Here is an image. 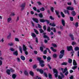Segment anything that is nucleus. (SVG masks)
Masks as SVG:
<instances>
[{
  "label": "nucleus",
  "instance_id": "nucleus-24",
  "mask_svg": "<svg viewBox=\"0 0 79 79\" xmlns=\"http://www.w3.org/2000/svg\"><path fill=\"white\" fill-rule=\"evenodd\" d=\"M39 17H40V18H42L43 17V15H42V13H40L38 15Z\"/></svg>",
  "mask_w": 79,
  "mask_h": 79
},
{
  "label": "nucleus",
  "instance_id": "nucleus-16",
  "mask_svg": "<svg viewBox=\"0 0 79 79\" xmlns=\"http://www.w3.org/2000/svg\"><path fill=\"white\" fill-rule=\"evenodd\" d=\"M62 24L63 26H65V22L63 19H62L61 20Z\"/></svg>",
  "mask_w": 79,
  "mask_h": 79
},
{
  "label": "nucleus",
  "instance_id": "nucleus-12",
  "mask_svg": "<svg viewBox=\"0 0 79 79\" xmlns=\"http://www.w3.org/2000/svg\"><path fill=\"white\" fill-rule=\"evenodd\" d=\"M64 13H65L66 14V13H67V14L69 15V13L68 10H64Z\"/></svg>",
  "mask_w": 79,
  "mask_h": 79
},
{
  "label": "nucleus",
  "instance_id": "nucleus-15",
  "mask_svg": "<svg viewBox=\"0 0 79 79\" xmlns=\"http://www.w3.org/2000/svg\"><path fill=\"white\" fill-rule=\"evenodd\" d=\"M51 57L50 56H48L47 57V61L48 62H50V60H51Z\"/></svg>",
  "mask_w": 79,
  "mask_h": 79
},
{
  "label": "nucleus",
  "instance_id": "nucleus-42",
  "mask_svg": "<svg viewBox=\"0 0 79 79\" xmlns=\"http://www.w3.org/2000/svg\"><path fill=\"white\" fill-rule=\"evenodd\" d=\"M51 10L52 13H53L54 12V8H53V7H52L51 8Z\"/></svg>",
  "mask_w": 79,
  "mask_h": 79
},
{
  "label": "nucleus",
  "instance_id": "nucleus-54",
  "mask_svg": "<svg viewBox=\"0 0 79 79\" xmlns=\"http://www.w3.org/2000/svg\"><path fill=\"white\" fill-rule=\"evenodd\" d=\"M55 12L57 15H59V11L55 10Z\"/></svg>",
  "mask_w": 79,
  "mask_h": 79
},
{
  "label": "nucleus",
  "instance_id": "nucleus-35",
  "mask_svg": "<svg viewBox=\"0 0 79 79\" xmlns=\"http://www.w3.org/2000/svg\"><path fill=\"white\" fill-rule=\"evenodd\" d=\"M34 30L36 34H39V32H38V31L37 30L34 29Z\"/></svg>",
  "mask_w": 79,
  "mask_h": 79
},
{
  "label": "nucleus",
  "instance_id": "nucleus-2",
  "mask_svg": "<svg viewBox=\"0 0 79 79\" xmlns=\"http://www.w3.org/2000/svg\"><path fill=\"white\" fill-rule=\"evenodd\" d=\"M60 54L59 55V58L60 59H61L63 57V56H64V50L62 49V50L60 52Z\"/></svg>",
  "mask_w": 79,
  "mask_h": 79
},
{
  "label": "nucleus",
  "instance_id": "nucleus-62",
  "mask_svg": "<svg viewBox=\"0 0 79 79\" xmlns=\"http://www.w3.org/2000/svg\"><path fill=\"white\" fill-rule=\"evenodd\" d=\"M43 29L44 31H45L46 30L47 28H46V26H43Z\"/></svg>",
  "mask_w": 79,
  "mask_h": 79
},
{
  "label": "nucleus",
  "instance_id": "nucleus-13",
  "mask_svg": "<svg viewBox=\"0 0 79 79\" xmlns=\"http://www.w3.org/2000/svg\"><path fill=\"white\" fill-rule=\"evenodd\" d=\"M13 55H15V56H18V51H16L13 52Z\"/></svg>",
  "mask_w": 79,
  "mask_h": 79
},
{
  "label": "nucleus",
  "instance_id": "nucleus-21",
  "mask_svg": "<svg viewBox=\"0 0 79 79\" xmlns=\"http://www.w3.org/2000/svg\"><path fill=\"white\" fill-rule=\"evenodd\" d=\"M73 64L74 66H76L77 65V63H76V60H73Z\"/></svg>",
  "mask_w": 79,
  "mask_h": 79
},
{
  "label": "nucleus",
  "instance_id": "nucleus-29",
  "mask_svg": "<svg viewBox=\"0 0 79 79\" xmlns=\"http://www.w3.org/2000/svg\"><path fill=\"white\" fill-rule=\"evenodd\" d=\"M47 31L48 32H51V30H50V27H48L47 29Z\"/></svg>",
  "mask_w": 79,
  "mask_h": 79
},
{
  "label": "nucleus",
  "instance_id": "nucleus-45",
  "mask_svg": "<svg viewBox=\"0 0 79 79\" xmlns=\"http://www.w3.org/2000/svg\"><path fill=\"white\" fill-rule=\"evenodd\" d=\"M11 37V33H9V35L7 36V39H9Z\"/></svg>",
  "mask_w": 79,
  "mask_h": 79
},
{
  "label": "nucleus",
  "instance_id": "nucleus-55",
  "mask_svg": "<svg viewBox=\"0 0 79 79\" xmlns=\"http://www.w3.org/2000/svg\"><path fill=\"white\" fill-rule=\"evenodd\" d=\"M38 26L39 28H40V29H41L42 28V26H41V25L39 24H38Z\"/></svg>",
  "mask_w": 79,
  "mask_h": 79
},
{
  "label": "nucleus",
  "instance_id": "nucleus-61",
  "mask_svg": "<svg viewBox=\"0 0 79 79\" xmlns=\"http://www.w3.org/2000/svg\"><path fill=\"white\" fill-rule=\"evenodd\" d=\"M33 10H34V11H37V8L35 7H34L33 8Z\"/></svg>",
  "mask_w": 79,
  "mask_h": 79
},
{
  "label": "nucleus",
  "instance_id": "nucleus-40",
  "mask_svg": "<svg viewBox=\"0 0 79 79\" xmlns=\"http://www.w3.org/2000/svg\"><path fill=\"white\" fill-rule=\"evenodd\" d=\"M79 48L78 47H76L75 48V51H77V50H79Z\"/></svg>",
  "mask_w": 79,
  "mask_h": 79
},
{
  "label": "nucleus",
  "instance_id": "nucleus-38",
  "mask_svg": "<svg viewBox=\"0 0 79 79\" xmlns=\"http://www.w3.org/2000/svg\"><path fill=\"white\" fill-rule=\"evenodd\" d=\"M30 75H31V76H34V73L31 71L30 72Z\"/></svg>",
  "mask_w": 79,
  "mask_h": 79
},
{
  "label": "nucleus",
  "instance_id": "nucleus-26",
  "mask_svg": "<svg viewBox=\"0 0 79 79\" xmlns=\"http://www.w3.org/2000/svg\"><path fill=\"white\" fill-rule=\"evenodd\" d=\"M60 28L61 31H63L64 30V28L62 25H60Z\"/></svg>",
  "mask_w": 79,
  "mask_h": 79
},
{
  "label": "nucleus",
  "instance_id": "nucleus-17",
  "mask_svg": "<svg viewBox=\"0 0 79 79\" xmlns=\"http://www.w3.org/2000/svg\"><path fill=\"white\" fill-rule=\"evenodd\" d=\"M31 35L32 37H33V38H34L36 37V35H35V34L34 33H31Z\"/></svg>",
  "mask_w": 79,
  "mask_h": 79
},
{
  "label": "nucleus",
  "instance_id": "nucleus-30",
  "mask_svg": "<svg viewBox=\"0 0 79 79\" xmlns=\"http://www.w3.org/2000/svg\"><path fill=\"white\" fill-rule=\"evenodd\" d=\"M6 73L8 75H10V70L9 69H7L6 71Z\"/></svg>",
  "mask_w": 79,
  "mask_h": 79
},
{
  "label": "nucleus",
  "instance_id": "nucleus-4",
  "mask_svg": "<svg viewBox=\"0 0 79 79\" xmlns=\"http://www.w3.org/2000/svg\"><path fill=\"white\" fill-rule=\"evenodd\" d=\"M53 71H54V73H56L55 74V77L56 78L58 77V71L56 69H53Z\"/></svg>",
  "mask_w": 79,
  "mask_h": 79
},
{
  "label": "nucleus",
  "instance_id": "nucleus-51",
  "mask_svg": "<svg viewBox=\"0 0 79 79\" xmlns=\"http://www.w3.org/2000/svg\"><path fill=\"white\" fill-rule=\"evenodd\" d=\"M24 52H25V54L26 55H28V54H29L28 53V52H27V50L25 51Z\"/></svg>",
  "mask_w": 79,
  "mask_h": 79
},
{
  "label": "nucleus",
  "instance_id": "nucleus-46",
  "mask_svg": "<svg viewBox=\"0 0 79 79\" xmlns=\"http://www.w3.org/2000/svg\"><path fill=\"white\" fill-rule=\"evenodd\" d=\"M40 49L41 52H43L44 51V48L42 47H40Z\"/></svg>",
  "mask_w": 79,
  "mask_h": 79
},
{
  "label": "nucleus",
  "instance_id": "nucleus-52",
  "mask_svg": "<svg viewBox=\"0 0 79 79\" xmlns=\"http://www.w3.org/2000/svg\"><path fill=\"white\" fill-rule=\"evenodd\" d=\"M48 77L50 79H52V75L50 73L48 74Z\"/></svg>",
  "mask_w": 79,
  "mask_h": 79
},
{
  "label": "nucleus",
  "instance_id": "nucleus-11",
  "mask_svg": "<svg viewBox=\"0 0 79 79\" xmlns=\"http://www.w3.org/2000/svg\"><path fill=\"white\" fill-rule=\"evenodd\" d=\"M23 50L24 52L27 50V48L26 47V46L24 44L23 45Z\"/></svg>",
  "mask_w": 79,
  "mask_h": 79
},
{
  "label": "nucleus",
  "instance_id": "nucleus-3",
  "mask_svg": "<svg viewBox=\"0 0 79 79\" xmlns=\"http://www.w3.org/2000/svg\"><path fill=\"white\" fill-rule=\"evenodd\" d=\"M67 48L68 51H71V50H72V52H71V53H74V52L73 51V47H72V46H67Z\"/></svg>",
  "mask_w": 79,
  "mask_h": 79
},
{
  "label": "nucleus",
  "instance_id": "nucleus-53",
  "mask_svg": "<svg viewBox=\"0 0 79 79\" xmlns=\"http://www.w3.org/2000/svg\"><path fill=\"white\" fill-rule=\"evenodd\" d=\"M37 60L39 61V62L41 61V60H41V58L40 57H37Z\"/></svg>",
  "mask_w": 79,
  "mask_h": 79
},
{
  "label": "nucleus",
  "instance_id": "nucleus-47",
  "mask_svg": "<svg viewBox=\"0 0 79 79\" xmlns=\"http://www.w3.org/2000/svg\"><path fill=\"white\" fill-rule=\"evenodd\" d=\"M24 74L25 75H28V73L26 71H25L24 72Z\"/></svg>",
  "mask_w": 79,
  "mask_h": 79
},
{
  "label": "nucleus",
  "instance_id": "nucleus-20",
  "mask_svg": "<svg viewBox=\"0 0 79 79\" xmlns=\"http://www.w3.org/2000/svg\"><path fill=\"white\" fill-rule=\"evenodd\" d=\"M12 19L11 17L8 18L7 19V23H10V21H11Z\"/></svg>",
  "mask_w": 79,
  "mask_h": 79
},
{
  "label": "nucleus",
  "instance_id": "nucleus-48",
  "mask_svg": "<svg viewBox=\"0 0 79 79\" xmlns=\"http://www.w3.org/2000/svg\"><path fill=\"white\" fill-rule=\"evenodd\" d=\"M46 50H48V52L49 53H51V51H50V49H49V48H46Z\"/></svg>",
  "mask_w": 79,
  "mask_h": 79
},
{
  "label": "nucleus",
  "instance_id": "nucleus-8",
  "mask_svg": "<svg viewBox=\"0 0 79 79\" xmlns=\"http://www.w3.org/2000/svg\"><path fill=\"white\" fill-rule=\"evenodd\" d=\"M67 10H71V11L74 10V8L71 6H69L67 7Z\"/></svg>",
  "mask_w": 79,
  "mask_h": 79
},
{
  "label": "nucleus",
  "instance_id": "nucleus-23",
  "mask_svg": "<svg viewBox=\"0 0 79 79\" xmlns=\"http://www.w3.org/2000/svg\"><path fill=\"white\" fill-rule=\"evenodd\" d=\"M50 48L51 49L52 51L54 52H56V50L53 49V47H51Z\"/></svg>",
  "mask_w": 79,
  "mask_h": 79
},
{
  "label": "nucleus",
  "instance_id": "nucleus-43",
  "mask_svg": "<svg viewBox=\"0 0 79 79\" xmlns=\"http://www.w3.org/2000/svg\"><path fill=\"white\" fill-rule=\"evenodd\" d=\"M70 19L71 21H73V20H74V19L73 17H70Z\"/></svg>",
  "mask_w": 79,
  "mask_h": 79
},
{
  "label": "nucleus",
  "instance_id": "nucleus-25",
  "mask_svg": "<svg viewBox=\"0 0 79 79\" xmlns=\"http://www.w3.org/2000/svg\"><path fill=\"white\" fill-rule=\"evenodd\" d=\"M40 23H44L45 21V20H44V19H41L40 20Z\"/></svg>",
  "mask_w": 79,
  "mask_h": 79
},
{
  "label": "nucleus",
  "instance_id": "nucleus-49",
  "mask_svg": "<svg viewBox=\"0 0 79 79\" xmlns=\"http://www.w3.org/2000/svg\"><path fill=\"white\" fill-rule=\"evenodd\" d=\"M47 50H44L43 52L44 54L45 55H46L47 54Z\"/></svg>",
  "mask_w": 79,
  "mask_h": 79
},
{
  "label": "nucleus",
  "instance_id": "nucleus-10",
  "mask_svg": "<svg viewBox=\"0 0 79 79\" xmlns=\"http://www.w3.org/2000/svg\"><path fill=\"white\" fill-rule=\"evenodd\" d=\"M43 37L44 39H47L48 40H49L50 38H49V37L47 35H44L43 36Z\"/></svg>",
  "mask_w": 79,
  "mask_h": 79
},
{
  "label": "nucleus",
  "instance_id": "nucleus-19",
  "mask_svg": "<svg viewBox=\"0 0 79 79\" xmlns=\"http://www.w3.org/2000/svg\"><path fill=\"white\" fill-rule=\"evenodd\" d=\"M69 36L70 37H71V38L72 40H74V37L73 36V35L70 34V35H69Z\"/></svg>",
  "mask_w": 79,
  "mask_h": 79
},
{
  "label": "nucleus",
  "instance_id": "nucleus-63",
  "mask_svg": "<svg viewBox=\"0 0 79 79\" xmlns=\"http://www.w3.org/2000/svg\"><path fill=\"white\" fill-rule=\"evenodd\" d=\"M37 68V65H35L33 66V68L34 69H35Z\"/></svg>",
  "mask_w": 79,
  "mask_h": 79
},
{
  "label": "nucleus",
  "instance_id": "nucleus-1",
  "mask_svg": "<svg viewBox=\"0 0 79 79\" xmlns=\"http://www.w3.org/2000/svg\"><path fill=\"white\" fill-rule=\"evenodd\" d=\"M60 69L61 71H63V73H64V75L65 76H67L68 74H69V72H68V69L67 68H65L63 70V68H61Z\"/></svg>",
  "mask_w": 79,
  "mask_h": 79
},
{
  "label": "nucleus",
  "instance_id": "nucleus-60",
  "mask_svg": "<svg viewBox=\"0 0 79 79\" xmlns=\"http://www.w3.org/2000/svg\"><path fill=\"white\" fill-rule=\"evenodd\" d=\"M37 3L39 5H42V3L40 2H37Z\"/></svg>",
  "mask_w": 79,
  "mask_h": 79
},
{
  "label": "nucleus",
  "instance_id": "nucleus-31",
  "mask_svg": "<svg viewBox=\"0 0 79 79\" xmlns=\"http://www.w3.org/2000/svg\"><path fill=\"white\" fill-rule=\"evenodd\" d=\"M67 64H68V63H67L66 62H63L61 63V65H67Z\"/></svg>",
  "mask_w": 79,
  "mask_h": 79
},
{
  "label": "nucleus",
  "instance_id": "nucleus-32",
  "mask_svg": "<svg viewBox=\"0 0 79 79\" xmlns=\"http://www.w3.org/2000/svg\"><path fill=\"white\" fill-rule=\"evenodd\" d=\"M39 31L40 32V33H41V34H42V33H44V31L42 29H40Z\"/></svg>",
  "mask_w": 79,
  "mask_h": 79
},
{
  "label": "nucleus",
  "instance_id": "nucleus-59",
  "mask_svg": "<svg viewBox=\"0 0 79 79\" xmlns=\"http://www.w3.org/2000/svg\"><path fill=\"white\" fill-rule=\"evenodd\" d=\"M52 45L54 47H57V46H56V45L55 44H52Z\"/></svg>",
  "mask_w": 79,
  "mask_h": 79
},
{
  "label": "nucleus",
  "instance_id": "nucleus-64",
  "mask_svg": "<svg viewBox=\"0 0 79 79\" xmlns=\"http://www.w3.org/2000/svg\"><path fill=\"white\" fill-rule=\"evenodd\" d=\"M78 22H76V23H75V26L76 27H78Z\"/></svg>",
  "mask_w": 79,
  "mask_h": 79
},
{
  "label": "nucleus",
  "instance_id": "nucleus-22",
  "mask_svg": "<svg viewBox=\"0 0 79 79\" xmlns=\"http://www.w3.org/2000/svg\"><path fill=\"white\" fill-rule=\"evenodd\" d=\"M72 60L71 59L69 58L68 59V62L69 63H70V64L72 63Z\"/></svg>",
  "mask_w": 79,
  "mask_h": 79
},
{
  "label": "nucleus",
  "instance_id": "nucleus-5",
  "mask_svg": "<svg viewBox=\"0 0 79 79\" xmlns=\"http://www.w3.org/2000/svg\"><path fill=\"white\" fill-rule=\"evenodd\" d=\"M60 75L61 76H58V78L59 79H62L63 78H64V75L63 74V73H60Z\"/></svg>",
  "mask_w": 79,
  "mask_h": 79
},
{
  "label": "nucleus",
  "instance_id": "nucleus-14",
  "mask_svg": "<svg viewBox=\"0 0 79 79\" xmlns=\"http://www.w3.org/2000/svg\"><path fill=\"white\" fill-rule=\"evenodd\" d=\"M71 14L73 16H76V12H75L74 11H73L72 12Z\"/></svg>",
  "mask_w": 79,
  "mask_h": 79
},
{
  "label": "nucleus",
  "instance_id": "nucleus-50",
  "mask_svg": "<svg viewBox=\"0 0 79 79\" xmlns=\"http://www.w3.org/2000/svg\"><path fill=\"white\" fill-rule=\"evenodd\" d=\"M51 26L52 27H55V26H56V25L54 23H53L51 25Z\"/></svg>",
  "mask_w": 79,
  "mask_h": 79
},
{
  "label": "nucleus",
  "instance_id": "nucleus-18",
  "mask_svg": "<svg viewBox=\"0 0 79 79\" xmlns=\"http://www.w3.org/2000/svg\"><path fill=\"white\" fill-rule=\"evenodd\" d=\"M20 58H21V60H23V61H24V60H26L25 57H24V56H20Z\"/></svg>",
  "mask_w": 79,
  "mask_h": 79
},
{
  "label": "nucleus",
  "instance_id": "nucleus-6",
  "mask_svg": "<svg viewBox=\"0 0 79 79\" xmlns=\"http://www.w3.org/2000/svg\"><path fill=\"white\" fill-rule=\"evenodd\" d=\"M25 6H26V3H25L22 4V5L21 6V7L22 8L21 9V11H23V10H24Z\"/></svg>",
  "mask_w": 79,
  "mask_h": 79
},
{
  "label": "nucleus",
  "instance_id": "nucleus-9",
  "mask_svg": "<svg viewBox=\"0 0 79 79\" xmlns=\"http://www.w3.org/2000/svg\"><path fill=\"white\" fill-rule=\"evenodd\" d=\"M32 20L34 22H35V23H39V20L37 19L33 18Z\"/></svg>",
  "mask_w": 79,
  "mask_h": 79
},
{
  "label": "nucleus",
  "instance_id": "nucleus-56",
  "mask_svg": "<svg viewBox=\"0 0 79 79\" xmlns=\"http://www.w3.org/2000/svg\"><path fill=\"white\" fill-rule=\"evenodd\" d=\"M9 45H10V46H13V45H14V44L13 43H10V44H8Z\"/></svg>",
  "mask_w": 79,
  "mask_h": 79
},
{
  "label": "nucleus",
  "instance_id": "nucleus-27",
  "mask_svg": "<svg viewBox=\"0 0 79 79\" xmlns=\"http://www.w3.org/2000/svg\"><path fill=\"white\" fill-rule=\"evenodd\" d=\"M40 10L41 11H45V8L44 7H42L40 9Z\"/></svg>",
  "mask_w": 79,
  "mask_h": 79
},
{
  "label": "nucleus",
  "instance_id": "nucleus-34",
  "mask_svg": "<svg viewBox=\"0 0 79 79\" xmlns=\"http://www.w3.org/2000/svg\"><path fill=\"white\" fill-rule=\"evenodd\" d=\"M40 64H43V63H44V61L43 60H41L40 61Z\"/></svg>",
  "mask_w": 79,
  "mask_h": 79
},
{
  "label": "nucleus",
  "instance_id": "nucleus-58",
  "mask_svg": "<svg viewBox=\"0 0 79 79\" xmlns=\"http://www.w3.org/2000/svg\"><path fill=\"white\" fill-rule=\"evenodd\" d=\"M43 58L44 60H46V58H47V56L45 55H44L43 56Z\"/></svg>",
  "mask_w": 79,
  "mask_h": 79
},
{
  "label": "nucleus",
  "instance_id": "nucleus-36",
  "mask_svg": "<svg viewBox=\"0 0 79 79\" xmlns=\"http://www.w3.org/2000/svg\"><path fill=\"white\" fill-rule=\"evenodd\" d=\"M53 58H56V57H57V55L56 54H54L53 55Z\"/></svg>",
  "mask_w": 79,
  "mask_h": 79
},
{
  "label": "nucleus",
  "instance_id": "nucleus-33",
  "mask_svg": "<svg viewBox=\"0 0 79 79\" xmlns=\"http://www.w3.org/2000/svg\"><path fill=\"white\" fill-rule=\"evenodd\" d=\"M19 49L20 53H21L22 54L23 53V52L22 51V48H21V46H19Z\"/></svg>",
  "mask_w": 79,
  "mask_h": 79
},
{
  "label": "nucleus",
  "instance_id": "nucleus-7",
  "mask_svg": "<svg viewBox=\"0 0 79 79\" xmlns=\"http://www.w3.org/2000/svg\"><path fill=\"white\" fill-rule=\"evenodd\" d=\"M37 71H39L41 74H43L44 73V71L42 69H36Z\"/></svg>",
  "mask_w": 79,
  "mask_h": 79
},
{
  "label": "nucleus",
  "instance_id": "nucleus-28",
  "mask_svg": "<svg viewBox=\"0 0 79 79\" xmlns=\"http://www.w3.org/2000/svg\"><path fill=\"white\" fill-rule=\"evenodd\" d=\"M12 78H13V79H16V75L15 74H13L12 75Z\"/></svg>",
  "mask_w": 79,
  "mask_h": 79
},
{
  "label": "nucleus",
  "instance_id": "nucleus-37",
  "mask_svg": "<svg viewBox=\"0 0 79 79\" xmlns=\"http://www.w3.org/2000/svg\"><path fill=\"white\" fill-rule=\"evenodd\" d=\"M77 68V66H74L72 67V69H73L74 70H75V69H76Z\"/></svg>",
  "mask_w": 79,
  "mask_h": 79
},
{
  "label": "nucleus",
  "instance_id": "nucleus-41",
  "mask_svg": "<svg viewBox=\"0 0 79 79\" xmlns=\"http://www.w3.org/2000/svg\"><path fill=\"white\" fill-rule=\"evenodd\" d=\"M10 51H11V52H14V51H15V49L11 48H10Z\"/></svg>",
  "mask_w": 79,
  "mask_h": 79
},
{
  "label": "nucleus",
  "instance_id": "nucleus-44",
  "mask_svg": "<svg viewBox=\"0 0 79 79\" xmlns=\"http://www.w3.org/2000/svg\"><path fill=\"white\" fill-rule=\"evenodd\" d=\"M45 22H47V24H50V21L49 20H45Z\"/></svg>",
  "mask_w": 79,
  "mask_h": 79
},
{
  "label": "nucleus",
  "instance_id": "nucleus-57",
  "mask_svg": "<svg viewBox=\"0 0 79 79\" xmlns=\"http://www.w3.org/2000/svg\"><path fill=\"white\" fill-rule=\"evenodd\" d=\"M72 44L73 45H76V43L75 42H73L72 43Z\"/></svg>",
  "mask_w": 79,
  "mask_h": 79
},
{
  "label": "nucleus",
  "instance_id": "nucleus-39",
  "mask_svg": "<svg viewBox=\"0 0 79 79\" xmlns=\"http://www.w3.org/2000/svg\"><path fill=\"white\" fill-rule=\"evenodd\" d=\"M61 15L62 17H63V18H64V17H65L64 14H63V12H61Z\"/></svg>",
  "mask_w": 79,
  "mask_h": 79
}]
</instances>
